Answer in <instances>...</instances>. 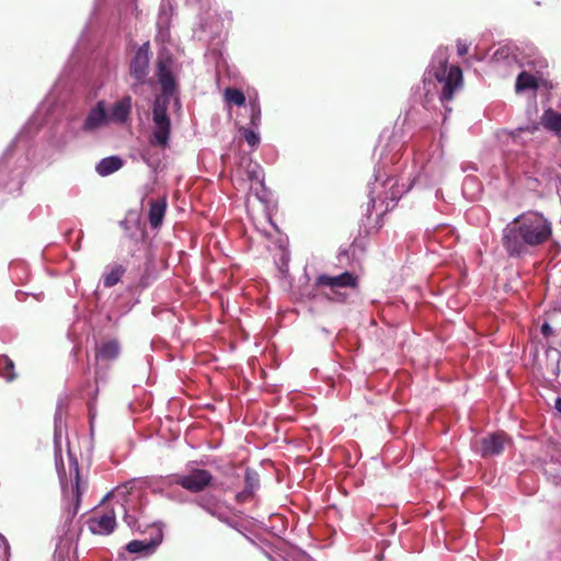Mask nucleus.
I'll return each instance as SVG.
<instances>
[{
	"label": "nucleus",
	"mask_w": 561,
	"mask_h": 561,
	"mask_svg": "<svg viewBox=\"0 0 561 561\" xmlns=\"http://www.w3.org/2000/svg\"><path fill=\"white\" fill-rule=\"evenodd\" d=\"M457 53L459 56H465L468 53V45L459 41L457 43Z\"/></svg>",
	"instance_id": "28"
},
{
	"label": "nucleus",
	"mask_w": 561,
	"mask_h": 561,
	"mask_svg": "<svg viewBox=\"0 0 561 561\" xmlns=\"http://www.w3.org/2000/svg\"><path fill=\"white\" fill-rule=\"evenodd\" d=\"M123 167V160L119 157L111 156L102 159L96 164V172L101 176H107L116 171H118Z\"/></svg>",
	"instance_id": "18"
},
{
	"label": "nucleus",
	"mask_w": 561,
	"mask_h": 561,
	"mask_svg": "<svg viewBox=\"0 0 561 561\" xmlns=\"http://www.w3.org/2000/svg\"><path fill=\"white\" fill-rule=\"evenodd\" d=\"M447 59L440 62V68L435 71L434 77L438 82L443 83L439 100L444 104L446 112L451 108L447 105L454 99L455 93L462 87V70L459 66H451L447 70Z\"/></svg>",
	"instance_id": "3"
},
{
	"label": "nucleus",
	"mask_w": 561,
	"mask_h": 561,
	"mask_svg": "<svg viewBox=\"0 0 561 561\" xmlns=\"http://www.w3.org/2000/svg\"><path fill=\"white\" fill-rule=\"evenodd\" d=\"M400 198V195H398L397 193H394V191L391 192V199L394 201V199H399Z\"/></svg>",
	"instance_id": "31"
},
{
	"label": "nucleus",
	"mask_w": 561,
	"mask_h": 561,
	"mask_svg": "<svg viewBox=\"0 0 561 561\" xmlns=\"http://www.w3.org/2000/svg\"><path fill=\"white\" fill-rule=\"evenodd\" d=\"M153 130L149 144L165 149L169 147L171 136V119L168 115V101L156 99L152 108Z\"/></svg>",
	"instance_id": "2"
},
{
	"label": "nucleus",
	"mask_w": 561,
	"mask_h": 561,
	"mask_svg": "<svg viewBox=\"0 0 561 561\" xmlns=\"http://www.w3.org/2000/svg\"><path fill=\"white\" fill-rule=\"evenodd\" d=\"M69 473L73 476V481L70 484L62 485V494L68 502V514L73 517L78 514L81 503V495L84 485L80 479L79 465L77 459H70Z\"/></svg>",
	"instance_id": "5"
},
{
	"label": "nucleus",
	"mask_w": 561,
	"mask_h": 561,
	"mask_svg": "<svg viewBox=\"0 0 561 561\" xmlns=\"http://www.w3.org/2000/svg\"><path fill=\"white\" fill-rule=\"evenodd\" d=\"M507 439L504 433H493L481 440L482 457L496 456L503 453Z\"/></svg>",
	"instance_id": "12"
},
{
	"label": "nucleus",
	"mask_w": 561,
	"mask_h": 561,
	"mask_svg": "<svg viewBox=\"0 0 561 561\" xmlns=\"http://www.w3.org/2000/svg\"><path fill=\"white\" fill-rule=\"evenodd\" d=\"M125 273V267L123 265H115L111 268V271L103 275V285L106 288H111L115 286L122 278Z\"/></svg>",
	"instance_id": "21"
},
{
	"label": "nucleus",
	"mask_w": 561,
	"mask_h": 561,
	"mask_svg": "<svg viewBox=\"0 0 561 561\" xmlns=\"http://www.w3.org/2000/svg\"><path fill=\"white\" fill-rule=\"evenodd\" d=\"M554 408L561 413V398L556 399Z\"/></svg>",
	"instance_id": "30"
},
{
	"label": "nucleus",
	"mask_w": 561,
	"mask_h": 561,
	"mask_svg": "<svg viewBox=\"0 0 561 561\" xmlns=\"http://www.w3.org/2000/svg\"><path fill=\"white\" fill-rule=\"evenodd\" d=\"M552 237V224L538 211H526L502 230L501 243L510 257H522Z\"/></svg>",
	"instance_id": "1"
},
{
	"label": "nucleus",
	"mask_w": 561,
	"mask_h": 561,
	"mask_svg": "<svg viewBox=\"0 0 561 561\" xmlns=\"http://www.w3.org/2000/svg\"><path fill=\"white\" fill-rule=\"evenodd\" d=\"M250 180H259V175L255 170L248 171Z\"/></svg>",
	"instance_id": "29"
},
{
	"label": "nucleus",
	"mask_w": 561,
	"mask_h": 561,
	"mask_svg": "<svg viewBox=\"0 0 561 561\" xmlns=\"http://www.w3.org/2000/svg\"><path fill=\"white\" fill-rule=\"evenodd\" d=\"M239 131L241 133L243 139L248 142L252 148L256 147L260 142V136L252 129L240 127Z\"/></svg>",
	"instance_id": "24"
},
{
	"label": "nucleus",
	"mask_w": 561,
	"mask_h": 561,
	"mask_svg": "<svg viewBox=\"0 0 561 561\" xmlns=\"http://www.w3.org/2000/svg\"><path fill=\"white\" fill-rule=\"evenodd\" d=\"M119 351L121 346L117 340L113 339L102 341L95 350V357L98 360H114L118 357Z\"/></svg>",
	"instance_id": "14"
},
{
	"label": "nucleus",
	"mask_w": 561,
	"mask_h": 561,
	"mask_svg": "<svg viewBox=\"0 0 561 561\" xmlns=\"http://www.w3.org/2000/svg\"><path fill=\"white\" fill-rule=\"evenodd\" d=\"M197 506L218 518L220 522L231 525L227 514L229 506L214 493H205L195 500Z\"/></svg>",
	"instance_id": "9"
},
{
	"label": "nucleus",
	"mask_w": 561,
	"mask_h": 561,
	"mask_svg": "<svg viewBox=\"0 0 561 561\" xmlns=\"http://www.w3.org/2000/svg\"><path fill=\"white\" fill-rule=\"evenodd\" d=\"M257 485H259L257 474L253 470L247 469L245 474H244V488L248 490H251L254 493Z\"/></svg>",
	"instance_id": "26"
},
{
	"label": "nucleus",
	"mask_w": 561,
	"mask_h": 561,
	"mask_svg": "<svg viewBox=\"0 0 561 561\" xmlns=\"http://www.w3.org/2000/svg\"><path fill=\"white\" fill-rule=\"evenodd\" d=\"M558 320H561L560 310L554 309L547 313L546 320L540 328V331L545 337H550L556 333V329L552 328L551 322H557Z\"/></svg>",
	"instance_id": "20"
},
{
	"label": "nucleus",
	"mask_w": 561,
	"mask_h": 561,
	"mask_svg": "<svg viewBox=\"0 0 561 561\" xmlns=\"http://www.w3.org/2000/svg\"><path fill=\"white\" fill-rule=\"evenodd\" d=\"M150 62V46L149 43H144L135 53V56L129 64V75L135 79L133 88L141 85L146 82L149 75Z\"/></svg>",
	"instance_id": "7"
},
{
	"label": "nucleus",
	"mask_w": 561,
	"mask_h": 561,
	"mask_svg": "<svg viewBox=\"0 0 561 561\" xmlns=\"http://www.w3.org/2000/svg\"><path fill=\"white\" fill-rule=\"evenodd\" d=\"M359 286V277L355 273L352 272H342L339 274H319L314 279V287L320 288H330L332 293H337L340 288H351L356 289Z\"/></svg>",
	"instance_id": "6"
},
{
	"label": "nucleus",
	"mask_w": 561,
	"mask_h": 561,
	"mask_svg": "<svg viewBox=\"0 0 561 561\" xmlns=\"http://www.w3.org/2000/svg\"><path fill=\"white\" fill-rule=\"evenodd\" d=\"M171 61L169 56H159L157 62V76L161 84L162 94L156 99H165L168 106L170 105L171 96L176 90V82L170 69Z\"/></svg>",
	"instance_id": "8"
},
{
	"label": "nucleus",
	"mask_w": 561,
	"mask_h": 561,
	"mask_svg": "<svg viewBox=\"0 0 561 561\" xmlns=\"http://www.w3.org/2000/svg\"><path fill=\"white\" fill-rule=\"evenodd\" d=\"M116 527V514L113 508L96 512L89 520V528L96 535H110Z\"/></svg>",
	"instance_id": "10"
},
{
	"label": "nucleus",
	"mask_w": 561,
	"mask_h": 561,
	"mask_svg": "<svg viewBox=\"0 0 561 561\" xmlns=\"http://www.w3.org/2000/svg\"><path fill=\"white\" fill-rule=\"evenodd\" d=\"M0 376L7 381H12L16 377L14 371V363L7 355L0 356Z\"/></svg>",
	"instance_id": "22"
},
{
	"label": "nucleus",
	"mask_w": 561,
	"mask_h": 561,
	"mask_svg": "<svg viewBox=\"0 0 561 561\" xmlns=\"http://www.w3.org/2000/svg\"><path fill=\"white\" fill-rule=\"evenodd\" d=\"M254 496V493L251 490L243 489L241 492L237 493L236 501L240 504L249 502Z\"/></svg>",
	"instance_id": "27"
},
{
	"label": "nucleus",
	"mask_w": 561,
	"mask_h": 561,
	"mask_svg": "<svg viewBox=\"0 0 561 561\" xmlns=\"http://www.w3.org/2000/svg\"><path fill=\"white\" fill-rule=\"evenodd\" d=\"M225 99L227 102L242 106L245 103V96L239 89L228 88L225 90Z\"/></svg>",
	"instance_id": "23"
},
{
	"label": "nucleus",
	"mask_w": 561,
	"mask_h": 561,
	"mask_svg": "<svg viewBox=\"0 0 561 561\" xmlns=\"http://www.w3.org/2000/svg\"><path fill=\"white\" fill-rule=\"evenodd\" d=\"M551 324H552V328H554L557 330L558 327L561 325V320H558L557 322H551Z\"/></svg>",
	"instance_id": "32"
},
{
	"label": "nucleus",
	"mask_w": 561,
	"mask_h": 561,
	"mask_svg": "<svg viewBox=\"0 0 561 561\" xmlns=\"http://www.w3.org/2000/svg\"><path fill=\"white\" fill-rule=\"evenodd\" d=\"M108 122L110 119L108 113L106 112V103L105 101L101 100L89 111L82 124V130L85 133H92L105 126Z\"/></svg>",
	"instance_id": "11"
},
{
	"label": "nucleus",
	"mask_w": 561,
	"mask_h": 561,
	"mask_svg": "<svg viewBox=\"0 0 561 561\" xmlns=\"http://www.w3.org/2000/svg\"><path fill=\"white\" fill-rule=\"evenodd\" d=\"M214 476L206 469L192 468L185 474H174L171 477V483L181 485L191 493H202L208 486H211Z\"/></svg>",
	"instance_id": "4"
},
{
	"label": "nucleus",
	"mask_w": 561,
	"mask_h": 561,
	"mask_svg": "<svg viewBox=\"0 0 561 561\" xmlns=\"http://www.w3.org/2000/svg\"><path fill=\"white\" fill-rule=\"evenodd\" d=\"M149 214L148 220L152 228H158L162 225L165 210H167V201L164 197L158 199H151L149 202Z\"/></svg>",
	"instance_id": "15"
},
{
	"label": "nucleus",
	"mask_w": 561,
	"mask_h": 561,
	"mask_svg": "<svg viewBox=\"0 0 561 561\" xmlns=\"http://www.w3.org/2000/svg\"><path fill=\"white\" fill-rule=\"evenodd\" d=\"M515 88L517 92L525 91L528 89L536 90L538 88V80L531 73L527 71H522L517 76Z\"/></svg>",
	"instance_id": "19"
},
{
	"label": "nucleus",
	"mask_w": 561,
	"mask_h": 561,
	"mask_svg": "<svg viewBox=\"0 0 561 561\" xmlns=\"http://www.w3.org/2000/svg\"><path fill=\"white\" fill-rule=\"evenodd\" d=\"M161 540V535L150 540H131L126 545V550L130 553L150 554L160 545Z\"/></svg>",
	"instance_id": "16"
},
{
	"label": "nucleus",
	"mask_w": 561,
	"mask_h": 561,
	"mask_svg": "<svg viewBox=\"0 0 561 561\" xmlns=\"http://www.w3.org/2000/svg\"><path fill=\"white\" fill-rule=\"evenodd\" d=\"M250 124L252 127H259L261 123V107L256 101H250Z\"/></svg>",
	"instance_id": "25"
},
{
	"label": "nucleus",
	"mask_w": 561,
	"mask_h": 561,
	"mask_svg": "<svg viewBox=\"0 0 561 561\" xmlns=\"http://www.w3.org/2000/svg\"><path fill=\"white\" fill-rule=\"evenodd\" d=\"M541 125L561 138V113L552 108L546 110L541 116Z\"/></svg>",
	"instance_id": "17"
},
{
	"label": "nucleus",
	"mask_w": 561,
	"mask_h": 561,
	"mask_svg": "<svg viewBox=\"0 0 561 561\" xmlns=\"http://www.w3.org/2000/svg\"><path fill=\"white\" fill-rule=\"evenodd\" d=\"M131 96L125 95L121 100L114 103L111 112L108 113L110 122L115 124H125L129 121L131 113Z\"/></svg>",
	"instance_id": "13"
}]
</instances>
